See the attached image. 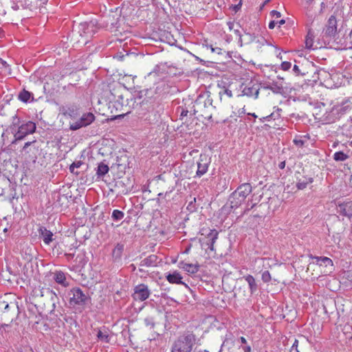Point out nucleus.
Returning <instances> with one entry per match:
<instances>
[{
  "label": "nucleus",
  "mask_w": 352,
  "mask_h": 352,
  "mask_svg": "<svg viewBox=\"0 0 352 352\" xmlns=\"http://www.w3.org/2000/svg\"><path fill=\"white\" fill-rule=\"evenodd\" d=\"M227 25H228V28H229V30L230 31L234 30V21H228L227 23Z\"/></svg>",
  "instance_id": "53"
},
{
  "label": "nucleus",
  "mask_w": 352,
  "mask_h": 352,
  "mask_svg": "<svg viewBox=\"0 0 352 352\" xmlns=\"http://www.w3.org/2000/svg\"><path fill=\"white\" fill-rule=\"evenodd\" d=\"M244 201L243 199H242L241 197H239L238 195H234V192H232L229 197L228 203V204L230 205V208H237L239 207L241 204Z\"/></svg>",
  "instance_id": "23"
},
{
  "label": "nucleus",
  "mask_w": 352,
  "mask_h": 352,
  "mask_svg": "<svg viewBox=\"0 0 352 352\" xmlns=\"http://www.w3.org/2000/svg\"><path fill=\"white\" fill-rule=\"evenodd\" d=\"M285 20H284V19H281V20L278 21V22H276V23L278 24L279 27L281 25L285 24Z\"/></svg>",
  "instance_id": "64"
},
{
  "label": "nucleus",
  "mask_w": 352,
  "mask_h": 352,
  "mask_svg": "<svg viewBox=\"0 0 352 352\" xmlns=\"http://www.w3.org/2000/svg\"><path fill=\"white\" fill-rule=\"evenodd\" d=\"M47 292L52 296V298H53V296L56 298V296L54 293L52 292V291L50 290L49 289H47Z\"/></svg>",
  "instance_id": "63"
},
{
  "label": "nucleus",
  "mask_w": 352,
  "mask_h": 352,
  "mask_svg": "<svg viewBox=\"0 0 352 352\" xmlns=\"http://www.w3.org/2000/svg\"><path fill=\"white\" fill-rule=\"evenodd\" d=\"M209 162H206L203 165L199 163V177L204 175L208 170Z\"/></svg>",
  "instance_id": "39"
},
{
  "label": "nucleus",
  "mask_w": 352,
  "mask_h": 352,
  "mask_svg": "<svg viewBox=\"0 0 352 352\" xmlns=\"http://www.w3.org/2000/svg\"><path fill=\"white\" fill-rule=\"evenodd\" d=\"M11 327L10 324L2 323L1 324V328L5 331H9L8 329Z\"/></svg>",
  "instance_id": "52"
},
{
  "label": "nucleus",
  "mask_w": 352,
  "mask_h": 352,
  "mask_svg": "<svg viewBox=\"0 0 352 352\" xmlns=\"http://www.w3.org/2000/svg\"><path fill=\"white\" fill-rule=\"evenodd\" d=\"M114 107H116V109L118 110V107H122V105L121 104V103L119 101H116V102H115Z\"/></svg>",
  "instance_id": "60"
},
{
  "label": "nucleus",
  "mask_w": 352,
  "mask_h": 352,
  "mask_svg": "<svg viewBox=\"0 0 352 352\" xmlns=\"http://www.w3.org/2000/svg\"><path fill=\"white\" fill-rule=\"evenodd\" d=\"M349 156L342 151L336 152L333 155V160L337 162H343L347 160Z\"/></svg>",
  "instance_id": "34"
},
{
  "label": "nucleus",
  "mask_w": 352,
  "mask_h": 352,
  "mask_svg": "<svg viewBox=\"0 0 352 352\" xmlns=\"http://www.w3.org/2000/svg\"><path fill=\"white\" fill-rule=\"evenodd\" d=\"M199 234L201 250L205 251V254H207L206 258L214 257L216 254L214 244L218 239V231L215 229L203 228L199 230Z\"/></svg>",
  "instance_id": "1"
},
{
  "label": "nucleus",
  "mask_w": 352,
  "mask_h": 352,
  "mask_svg": "<svg viewBox=\"0 0 352 352\" xmlns=\"http://www.w3.org/2000/svg\"><path fill=\"white\" fill-rule=\"evenodd\" d=\"M264 88L265 89L271 90L274 94H281L283 93V87L282 84H280L278 82H272V83H269L266 85Z\"/></svg>",
  "instance_id": "24"
},
{
  "label": "nucleus",
  "mask_w": 352,
  "mask_h": 352,
  "mask_svg": "<svg viewBox=\"0 0 352 352\" xmlns=\"http://www.w3.org/2000/svg\"><path fill=\"white\" fill-rule=\"evenodd\" d=\"M305 141L302 139H294V143L295 144V145L298 146H302L304 144H305Z\"/></svg>",
  "instance_id": "46"
},
{
  "label": "nucleus",
  "mask_w": 352,
  "mask_h": 352,
  "mask_svg": "<svg viewBox=\"0 0 352 352\" xmlns=\"http://www.w3.org/2000/svg\"><path fill=\"white\" fill-rule=\"evenodd\" d=\"M276 24L277 23L274 21H272L270 22L268 27L270 29H273L274 28Z\"/></svg>",
  "instance_id": "56"
},
{
  "label": "nucleus",
  "mask_w": 352,
  "mask_h": 352,
  "mask_svg": "<svg viewBox=\"0 0 352 352\" xmlns=\"http://www.w3.org/2000/svg\"><path fill=\"white\" fill-rule=\"evenodd\" d=\"M158 69H159V66L158 65L155 66L154 69L152 72L148 73V76H155L157 74Z\"/></svg>",
  "instance_id": "51"
},
{
  "label": "nucleus",
  "mask_w": 352,
  "mask_h": 352,
  "mask_svg": "<svg viewBox=\"0 0 352 352\" xmlns=\"http://www.w3.org/2000/svg\"><path fill=\"white\" fill-rule=\"evenodd\" d=\"M323 36L326 38H334L337 33V20L334 15H331L323 30Z\"/></svg>",
  "instance_id": "9"
},
{
  "label": "nucleus",
  "mask_w": 352,
  "mask_h": 352,
  "mask_svg": "<svg viewBox=\"0 0 352 352\" xmlns=\"http://www.w3.org/2000/svg\"><path fill=\"white\" fill-rule=\"evenodd\" d=\"M21 352H34V351L31 348L26 347V348H24V349L23 351H21Z\"/></svg>",
  "instance_id": "59"
},
{
  "label": "nucleus",
  "mask_w": 352,
  "mask_h": 352,
  "mask_svg": "<svg viewBox=\"0 0 352 352\" xmlns=\"http://www.w3.org/2000/svg\"><path fill=\"white\" fill-rule=\"evenodd\" d=\"M296 182V187L298 190L305 189L309 184L313 182L314 179L311 177L302 176L301 178H298Z\"/></svg>",
  "instance_id": "25"
},
{
  "label": "nucleus",
  "mask_w": 352,
  "mask_h": 352,
  "mask_svg": "<svg viewBox=\"0 0 352 352\" xmlns=\"http://www.w3.org/2000/svg\"><path fill=\"white\" fill-rule=\"evenodd\" d=\"M180 268L184 269L185 271L190 274H195L198 271V264L190 263L188 262L182 261L179 264Z\"/></svg>",
  "instance_id": "22"
},
{
  "label": "nucleus",
  "mask_w": 352,
  "mask_h": 352,
  "mask_svg": "<svg viewBox=\"0 0 352 352\" xmlns=\"http://www.w3.org/2000/svg\"><path fill=\"white\" fill-rule=\"evenodd\" d=\"M19 314L18 306L16 305L6 304L4 310L3 311L1 318L5 321H9L12 322L16 316Z\"/></svg>",
  "instance_id": "10"
},
{
  "label": "nucleus",
  "mask_w": 352,
  "mask_h": 352,
  "mask_svg": "<svg viewBox=\"0 0 352 352\" xmlns=\"http://www.w3.org/2000/svg\"><path fill=\"white\" fill-rule=\"evenodd\" d=\"M38 232L40 238L43 239L45 244L50 245V243L54 241L53 233L45 227L40 226L38 229Z\"/></svg>",
  "instance_id": "18"
},
{
  "label": "nucleus",
  "mask_w": 352,
  "mask_h": 352,
  "mask_svg": "<svg viewBox=\"0 0 352 352\" xmlns=\"http://www.w3.org/2000/svg\"><path fill=\"white\" fill-rule=\"evenodd\" d=\"M94 120L95 116L92 113H85L78 121L70 123L69 129L72 131H76L82 127L89 125L94 121Z\"/></svg>",
  "instance_id": "7"
},
{
  "label": "nucleus",
  "mask_w": 352,
  "mask_h": 352,
  "mask_svg": "<svg viewBox=\"0 0 352 352\" xmlns=\"http://www.w3.org/2000/svg\"><path fill=\"white\" fill-rule=\"evenodd\" d=\"M233 30H234V34L237 36H239V43H240L241 46H242V42H243L242 34H241L239 29H234Z\"/></svg>",
  "instance_id": "45"
},
{
  "label": "nucleus",
  "mask_w": 352,
  "mask_h": 352,
  "mask_svg": "<svg viewBox=\"0 0 352 352\" xmlns=\"http://www.w3.org/2000/svg\"><path fill=\"white\" fill-rule=\"evenodd\" d=\"M188 113V110H185L184 109H182V110L181 111V114H180L181 118L183 117L187 116Z\"/></svg>",
  "instance_id": "54"
},
{
  "label": "nucleus",
  "mask_w": 352,
  "mask_h": 352,
  "mask_svg": "<svg viewBox=\"0 0 352 352\" xmlns=\"http://www.w3.org/2000/svg\"><path fill=\"white\" fill-rule=\"evenodd\" d=\"M351 109L349 104L343 102L340 104L333 106L329 111L324 114V120L328 123H333L339 120Z\"/></svg>",
  "instance_id": "5"
},
{
  "label": "nucleus",
  "mask_w": 352,
  "mask_h": 352,
  "mask_svg": "<svg viewBox=\"0 0 352 352\" xmlns=\"http://www.w3.org/2000/svg\"><path fill=\"white\" fill-rule=\"evenodd\" d=\"M98 28L96 21H90L78 24L75 32L79 34L81 40H78V42H81L84 44L87 43L89 40L98 32Z\"/></svg>",
  "instance_id": "3"
},
{
  "label": "nucleus",
  "mask_w": 352,
  "mask_h": 352,
  "mask_svg": "<svg viewBox=\"0 0 352 352\" xmlns=\"http://www.w3.org/2000/svg\"><path fill=\"white\" fill-rule=\"evenodd\" d=\"M82 164V162L81 161H78V162H73L70 166H69V170L71 173H76V174H78V173H76L74 171L75 168H79L81 165Z\"/></svg>",
  "instance_id": "40"
},
{
  "label": "nucleus",
  "mask_w": 352,
  "mask_h": 352,
  "mask_svg": "<svg viewBox=\"0 0 352 352\" xmlns=\"http://www.w3.org/2000/svg\"><path fill=\"white\" fill-rule=\"evenodd\" d=\"M109 166L104 162H100L97 167L96 175L98 177H102L109 172Z\"/></svg>",
  "instance_id": "30"
},
{
  "label": "nucleus",
  "mask_w": 352,
  "mask_h": 352,
  "mask_svg": "<svg viewBox=\"0 0 352 352\" xmlns=\"http://www.w3.org/2000/svg\"><path fill=\"white\" fill-rule=\"evenodd\" d=\"M262 280L264 283H268L271 280V275L268 271H265L262 274Z\"/></svg>",
  "instance_id": "42"
},
{
  "label": "nucleus",
  "mask_w": 352,
  "mask_h": 352,
  "mask_svg": "<svg viewBox=\"0 0 352 352\" xmlns=\"http://www.w3.org/2000/svg\"><path fill=\"white\" fill-rule=\"evenodd\" d=\"M10 187L8 181L4 180L3 182H0V201H2L6 197V190Z\"/></svg>",
  "instance_id": "31"
},
{
  "label": "nucleus",
  "mask_w": 352,
  "mask_h": 352,
  "mask_svg": "<svg viewBox=\"0 0 352 352\" xmlns=\"http://www.w3.org/2000/svg\"><path fill=\"white\" fill-rule=\"evenodd\" d=\"M337 212L343 216H352V201L339 204L336 208Z\"/></svg>",
  "instance_id": "16"
},
{
  "label": "nucleus",
  "mask_w": 352,
  "mask_h": 352,
  "mask_svg": "<svg viewBox=\"0 0 352 352\" xmlns=\"http://www.w3.org/2000/svg\"><path fill=\"white\" fill-rule=\"evenodd\" d=\"M257 43L264 45L265 43H267V41L264 38H262L261 40H258Z\"/></svg>",
  "instance_id": "61"
},
{
  "label": "nucleus",
  "mask_w": 352,
  "mask_h": 352,
  "mask_svg": "<svg viewBox=\"0 0 352 352\" xmlns=\"http://www.w3.org/2000/svg\"><path fill=\"white\" fill-rule=\"evenodd\" d=\"M222 94H226L228 98L232 97V91L227 88H224L223 91H219V95L221 98L222 97Z\"/></svg>",
  "instance_id": "43"
},
{
  "label": "nucleus",
  "mask_w": 352,
  "mask_h": 352,
  "mask_svg": "<svg viewBox=\"0 0 352 352\" xmlns=\"http://www.w3.org/2000/svg\"><path fill=\"white\" fill-rule=\"evenodd\" d=\"M249 285L251 294H254L258 289V285L255 281L254 278L252 275H248L244 277Z\"/></svg>",
  "instance_id": "29"
},
{
  "label": "nucleus",
  "mask_w": 352,
  "mask_h": 352,
  "mask_svg": "<svg viewBox=\"0 0 352 352\" xmlns=\"http://www.w3.org/2000/svg\"><path fill=\"white\" fill-rule=\"evenodd\" d=\"M78 108L76 105L61 106L59 107L60 113L65 117L76 119L79 116Z\"/></svg>",
  "instance_id": "12"
},
{
  "label": "nucleus",
  "mask_w": 352,
  "mask_h": 352,
  "mask_svg": "<svg viewBox=\"0 0 352 352\" xmlns=\"http://www.w3.org/2000/svg\"><path fill=\"white\" fill-rule=\"evenodd\" d=\"M292 67V63L290 62L285 61L283 62L280 65V67L284 71L289 70Z\"/></svg>",
  "instance_id": "44"
},
{
  "label": "nucleus",
  "mask_w": 352,
  "mask_h": 352,
  "mask_svg": "<svg viewBox=\"0 0 352 352\" xmlns=\"http://www.w3.org/2000/svg\"><path fill=\"white\" fill-rule=\"evenodd\" d=\"M270 14L272 17H276V18H279L281 16V14L280 12L278 11H276V10H272L271 12H270Z\"/></svg>",
  "instance_id": "48"
},
{
  "label": "nucleus",
  "mask_w": 352,
  "mask_h": 352,
  "mask_svg": "<svg viewBox=\"0 0 352 352\" xmlns=\"http://www.w3.org/2000/svg\"><path fill=\"white\" fill-rule=\"evenodd\" d=\"M314 258H316L318 262V261H321V263L320 264V265H322V263L325 266H328V265L332 266L333 265L332 260L331 258H328V257H326V256H323V257L316 256V257H314Z\"/></svg>",
  "instance_id": "35"
},
{
  "label": "nucleus",
  "mask_w": 352,
  "mask_h": 352,
  "mask_svg": "<svg viewBox=\"0 0 352 352\" xmlns=\"http://www.w3.org/2000/svg\"><path fill=\"white\" fill-rule=\"evenodd\" d=\"M69 303L72 307H83L89 300V296L79 287L72 288L69 292Z\"/></svg>",
  "instance_id": "4"
},
{
  "label": "nucleus",
  "mask_w": 352,
  "mask_h": 352,
  "mask_svg": "<svg viewBox=\"0 0 352 352\" xmlns=\"http://www.w3.org/2000/svg\"><path fill=\"white\" fill-rule=\"evenodd\" d=\"M114 188V190L116 191L118 194L125 195L129 191V189L124 185V182L120 179L115 182Z\"/></svg>",
  "instance_id": "28"
},
{
  "label": "nucleus",
  "mask_w": 352,
  "mask_h": 352,
  "mask_svg": "<svg viewBox=\"0 0 352 352\" xmlns=\"http://www.w3.org/2000/svg\"><path fill=\"white\" fill-rule=\"evenodd\" d=\"M155 91L152 89H145L139 92L140 98L144 97V100L152 98Z\"/></svg>",
  "instance_id": "33"
},
{
  "label": "nucleus",
  "mask_w": 352,
  "mask_h": 352,
  "mask_svg": "<svg viewBox=\"0 0 352 352\" xmlns=\"http://www.w3.org/2000/svg\"><path fill=\"white\" fill-rule=\"evenodd\" d=\"M241 348L243 352H251L252 351V348L250 345H241Z\"/></svg>",
  "instance_id": "49"
},
{
  "label": "nucleus",
  "mask_w": 352,
  "mask_h": 352,
  "mask_svg": "<svg viewBox=\"0 0 352 352\" xmlns=\"http://www.w3.org/2000/svg\"><path fill=\"white\" fill-rule=\"evenodd\" d=\"M18 98L21 101L27 103L30 101H33L34 96L32 93L23 89L21 92H19L18 95Z\"/></svg>",
  "instance_id": "26"
},
{
  "label": "nucleus",
  "mask_w": 352,
  "mask_h": 352,
  "mask_svg": "<svg viewBox=\"0 0 352 352\" xmlns=\"http://www.w3.org/2000/svg\"><path fill=\"white\" fill-rule=\"evenodd\" d=\"M196 197H193L192 200H190L186 207L187 210L190 212H195L197 210L196 205Z\"/></svg>",
  "instance_id": "37"
},
{
  "label": "nucleus",
  "mask_w": 352,
  "mask_h": 352,
  "mask_svg": "<svg viewBox=\"0 0 352 352\" xmlns=\"http://www.w3.org/2000/svg\"><path fill=\"white\" fill-rule=\"evenodd\" d=\"M252 190V188L249 183H244L240 185L236 190H234L233 192H234V195H238L239 197H241L242 199L245 201L246 197L248 195L250 194V192Z\"/></svg>",
  "instance_id": "15"
},
{
  "label": "nucleus",
  "mask_w": 352,
  "mask_h": 352,
  "mask_svg": "<svg viewBox=\"0 0 352 352\" xmlns=\"http://www.w3.org/2000/svg\"><path fill=\"white\" fill-rule=\"evenodd\" d=\"M293 71L296 74V75H305V73H302L298 67V65H294V67H293Z\"/></svg>",
  "instance_id": "47"
},
{
  "label": "nucleus",
  "mask_w": 352,
  "mask_h": 352,
  "mask_svg": "<svg viewBox=\"0 0 352 352\" xmlns=\"http://www.w3.org/2000/svg\"><path fill=\"white\" fill-rule=\"evenodd\" d=\"M166 278L167 280L170 283H176V284L182 283V277L180 275V274L176 271L172 274H170V273L168 274L166 276Z\"/></svg>",
  "instance_id": "27"
},
{
  "label": "nucleus",
  "mask_w": 352,
  "mask_h": 352,
  "mask_svg": "<svg viewBox=\"0 0 352 352\" xmlns=\"http://www.w3.org/2000/svg\"><path fill=\"white\" fill-rule=\"evenodd\" d=\"M210 88V85L207 87L204 85L199 86V102H201L200 100L204 99V107H206L207 104L212 107V99H210V91L208 89Z\"/></svg>",
  "instance_id": "17"
},
{
  "label": "nucleus",
  "mask_w": 352,
  "mask_h": 352,
  "mask_svg": "<svg viewBox=\"0 0 352 352\" xmlns=\"http://www.w3.org/2000/svg\"><path fill=\"white\" fill-rule=\"evenodd\" d=\"M241 1L239 2V4L232 6L233 10L235 12H237L241 8Z\"/></svg>",
  "instance_id": "55"
},
{
  "label": "nucleus",
  "mask_w": 352,
  "mask_h": 352,
  "mask_svg": "<svg viewBox=\"0 0 352 352\" xmlns=\"http://www.w3.org/2000/svg\"><path fill=\"white\" fill-rule=\"evenodd\" d=\"M278 167L280 169H283L285 167V162L283 161V162H280V164H278Z\"/></svg>",
  "instance_id": "58"
},
{
  "label": "nucleus",
  "mask_w": 352,
  "mask_h": 352,
  "mask_svg": "<svg viewBox=\"0 0 352 352\" xmlns=\"http://www.w3.org/2000/svg\"><path fill=\"white\" fill-rule=\"evenodd\" d=\"M240 341H241L242 345H248L247 344V340H246V339L244 337H241L240 338Z\"/></svg>",
  "instance_id": "57"
},
{
  "label": "nucleus",
  "mask_w": 352,
  "mask_h": 352,
  "mask_svg": "<svg viewBox=\"0 0 352 352\" xmlns=\"http://www.w3.org/2000/svg\"><path fill=\"white\" fill-rule=\"evenodd\" d=\"M36 130V124L32 121H28L19 126L17 131L14 133V140L12 144L22 140L29 134L33 133Z\"/></svg>",
  "instance_id": "6"
},
{
  "label": "nucleus",
  "mask_w": 352,
  "mask_h": 352,
  "mask_svg": "<svg viewBox=\"0 0 352 352\" xmlns=\"http://www.w3.org/2000/svg\"><path fill=\"white\" fill-rule=\"evenodd\" d=\"M195 342V335L187 332L179 336L174 342L171 352H190Z\"/></svg>",
  "instance_id": "2"
},
{
  "label": "nucleus",
  "mask_w": 352,
  "mask_h": 352,
  "mask_svg": "<svg viewBox=\"0 0 352 352\" xmlns=\"http://www.w3.org/2000/svg\"><path fill=\"white\" fill-rule=\"evenodd\" d=\"M124 217L122 211L119 210H114L112 212L111 217L114 221H120Z\"/></svg>",
  "instance_id": "36"
},
{
  "label": "nucleus",
  "mask_w": 352,
  "mask_h": 352,
  "mask_svg": "<svg viewBox=\"0 0 352 352\" xmlns=\"http://www.w3.org/2000/svg\"><path fill=\"white\" fill-rule=\"evenodd\" d=\"M259 85L258 83L254 82L253 81H250L245 85L242 93L243 96L257 98L259 94Z\"/></svg>",
  "instance_id": "11"
},
{
  "label": "nucleus",
  "mask_w": 352,
  "mask_h": 352,
  "mask_svg": "<svg viewBox=\"0 0 352 352\" xmlns=\"http://www.w3.org/2000/svg\"><path fill=\"white\" fill-rule=\"evenodd\" d=\"M36 140L28 141L25 142L23 147V151L25 153H30L33 151V150L36 149L38 147L36 146Z\"/></svg>",
  "instance_id": "32"
},
{
  "label": "nucleus",
  "mask_w": 352,
  "mask_h": 352,
  "mask_svg": "<svg viewBox=\"0 0 352 352\" xmlns=\"http://www.w3.org/2000/svg\"><path fill=\"white\" fill-rule=\"evenodd\" d=\"M199 44L201 45V50L203 53H215L217 54H221L220 47H214L211 42H208L207 38L199 39Z\"/></svg>",
  "instance_id": "14"
},
{
  "label": "nucleus",
  "mask_w": 352,
  "mask_h": 352,
  "mask_svg": "<svg viewBox=\"0 0 352 352\" xmlns=\"http://www.w3.org/2000/svg\"><path fill=\"white\" fill-rule=\"evenodd\" d=\"M245 35L247 36V43H252L258 37L261 31L260 25L256 22H254V29L252 31H248V28H242Z\"/></svg>",
  "instance_id": "13"
},
{
  "label": "nucleus",
  "mask_w": 352,
  "mask_h": 352,
  "mask_svg": "<svg viewBox=\"0 0 352 352\" xmlns=\"http://www.w3.org/2000/svg\"><path fill=\"white\" fill-rule=\"evenodd\" d=\"M298 340H295V341H294V344H292L291 349H294V348L298 349Z\"/></svg>",
  "instance_id": "62"
},
{
  "label": "nucleus",
  "mask_w": 352,
  "mask_h": 352,
  "mask_svg": "<svg viewBox=\"0 0 352 352\" xmlns=\"http://www.w3.org/2000/svg\"><path fill=\"white\" fill-rule=\"evenodd\" d=\"M158 257L155 254H151L140 262V266L155 267L158 263Z\"/></svg>",
  "instance_id": "21"
},
{
  "label": "nucleus",
  "mask_w": 352,
  "mask_h": 352,
  "mask_svg": "<svg viewBox=\"0 0 352 352\" xmlns=\"http://www.w3.org/2000/svg\"><path fill=\"white\" fill-rule=\"evenodd\" d=\"M8 64L6 63V61L3 60L0 58V68H5L6 69L8 67Z\"/></svg>",
  "instance_id": "50"
},
{
  "label": "nucleus",
  "mask_w": 352,
  "mask_h": 352,
  "mask_svg": "<svg viewBox=\"0 0 352 352\" xmlns=\"http://www.w3.org/2000/svg\"><path fill=\"white\" fill-rule=\"evenodd\" d=\"M312 34H311L310 32H308L307 36L305 40V45L306 47L308 49H311L313 45V38H312Z\"/></svg>",
  "instance_id": "38"
},
{
  "label": "nucleus",
  "mask_w": 352,
  "mask_h": 352,
  "mask_svg": "<svg viewBox=\"0 0 352 352\" xmlns=\"http://www.w3.org/2000/svg\"><path fill=\"white\" fill-rule=\"evenodd\" d=\"M343 278L352 283V270L344 271L343 273Z\"/></svg>",
  "instance_id": "41"
},
{
  "label": "nucleus",
  "mask_w": 352,
  "mask_h": 352,
  "mask_svg": "<svg viewBox=\"0 0 352 352\" xmlns=\"http://www.w3.org/2000/svg\"><path fill=\"white\" fill-rule=\"evenodd\" d=\"M133 298L135 300L144 301L148 299L151 295V291L148 287L145 284H139L134 287Z\"/></svg>",
  "instance_id": "8"
},
{
  "label": "nucleus",
  "mask_w": 352,
  "mask_h": 352,
  "mask_svg": "<svg viewBox=\"0 0 352 352\" xmlns=\"http://www.w3.org/2000/svg\"><path fill=\"white\" fill-rule=\"evenodd\" d=\"M54 279L59 285H61L64 287H67L69 286V282L67 281L66 279V274L63 272L59 270V271H55L54 272Z\"/></svg>",
  "instance_id": "20"
},
{
  "label": "nucleus",
  "mask_w": 352,
  "mask_h": 352,
  "mask_svg": "<svg viewBox=\"0 0 352 352\" xmlns=\"http://www.w3.org/2000/svg\"><path fill=\"white\" fill-rule=\"evenodd\" d=\"M96 337L98 340L105 343H109L111 340L109 329L106 328L105 327L98 329L97 330Z\"/></svg>",
  "instance_id": "19"
}]
</instances>
